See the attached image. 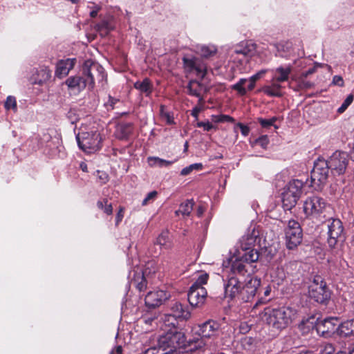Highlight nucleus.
I'll list each match as a JSON object with an SVG mask.
<instances>
[{"label": "nucleus", "mask_w": 354, "mask_h": 354, "mask_svg": "<svg viewBox=\"0 0 354 354\" xmlns=\"http://www.w3.org/2000/svg\"><path fill=\"white\" fill-rule=\"evenodd\" d=\"M183 62L187 73H195L201 80L205 78L207 66L201 58L187 54L183 56Z\"/></svg>", "instance_id": "10"}, {"label": "nucleus", "mask_w": 354, "mask_h": 354, "mask_svg": "<svg viewBox=\"0 0 354 354\" xmlns=\"http://www.w3.org/2000/svg\"><path fill=\"white\" fill-rule=\"evenodd\" d=\"M316 71V67H312L308 69L306 71H304L301 73L299 77H301V79H306L308 75H312L315 73Z\"/></svg>", "instance_id": "50"}, {"label": "nucleus", "mask_w": 354, "mask_h": 354, "mask_svg": "<svg viewBox=\"0 0 354 354\" xmlns=\"http://www.w3.org/2000/svg\"><path fill=\"white\" fill-rule=\"evenodd\" d=\"M147 162L150 167H167L174 163V161H169L160 158L156 156H149L147 158Z\"/></svg>", "instance_id": "29"}, {"label": "nucleus", "mask_w": 354, "mask_h": 354, "mask_svg": "<svg viewBox=\"0 0 354 354\" xmlns=\"http://www.w3.org/2000/svg\"><path fill=\"white\" fill-rule=\"evenodd\" d=\"M213 120L216 122H233L234 119L227 115H212Z\"/></svg>", "instance_id": "44"}, {"label": "nucleus", "mask_w": 354, "mask_h": 354, "mask_svg": "<svg viewBox=\"0 0 354 354\" xmlns=\"http://www.w3.org/2000/svg\"><path fill=\"white\" fill-rule=\"evenodd\" d=\"M39 74L42 75L44 81H47L51 77V71L48 68L41 69L39 72Z\"/></svg>", "instance_id": "48"}, {"label": "nucleus", "mask_w": 354, "mask_h": 354, "mask_svg": "<svg viewBox=\"0 0 354 354\" xmlns=\"http://www.w3.org/2000/svg\"><path fill=\"white\" fill-rule=\"evenodd\" d=\"M170 293L167 291L158 290L148 292L145 301L149 308H155L162 305L170 297Z\"/></svg>", "instance_id": "15"}, {"label": "nucleus", "mask_w": 354, "mask_h": 354, "mask_svg": "<svg viewBox=\"0 0 354 354\" xmlns=\"http://www.w3.org/2000/svg\"><path fill=\"white\" fill-rule=\"evenodd\" d=\"M292 72V66H279L273 71V80L277 82H283L288 80Z\"/></svg>", "instance_id": "23"}, {"label": "nucleus", "mask_w": 354, "mask_h": 354, "mask_svg": "<svg viewBox=\"0 0 354 354\" xmlns=\"http://www.w3.org/2000/svg\"><path fill=\"white\" fill-rule=\"evenodd\" d=\"M166 106L165 105H160V117L162 120L165 121L168 125L175 124L174 113L171 111H166Z\"/></svg>", "instance_id": "30"}, {"label": "nucleus", "mask_w": 354, "mask_h": 354, "mask_svg": "<svg viewBox=\"0 0 354 354\" xmlns=\"http://www.w3.org/2000/svg\"><path fill=\"white\" fill-rule=\"evenodd\" d=\"M286 244L289 250L296 248L302 241L303 230L299 223L290 220L284 230Z\"/></svg>", "instance_id": "9"}, {"label": "nucleus", "mask_w": 354, "mask_h": 354, "mask_svg": "<svg viewBox=\"0 0 354 354\" xmlns=\"http://www.w3.org/2000/svg\"><path fill=\"white\" fill-rule=\"evenodd\" d=\"M147 270L143 272L142 270L138 269L134 271L133 277L131 279V284L134 285L139 291H143L147 288V281L145 274Z\"/></svg>", "instance_id": "22"}, {"label": "nucleus", "mask_w": 354, "mask_h": 354, "mask_svg": "<svg viewBox=\"0 0 354 354\" xmlns=\"http://www.w3.org/2000/svg\"><path fill=\"white\" fill-rule=\"evenodd\" d=\"M247 82V79L241 78L237 83L232 86V88L236 91L240 95L243 96L247 93V89L243 86Z\"/></svg>", "instance_id": "35"}, {"label": "nucleus", "mask_w": 354, "mask_h": 354, "mask_svg": "<svg viewBox=\"0 0 354 354\" xmlns=\"http://www.w3.org/2000/svg\"><path fill=\"white\" fill-rule=\"evenodd\" d=\"M270 292H271V289L269 286H268L263 292L264 297H261L256 302L254 308H257V306H259L261 304H266L267 301H268L270 300V299H267L266 297L270 295Z\"/></svg>", "instance_id": "41"}, {"label": "nucleus", "mask_w": 354, "mask_h": 354, "mask_svg": "<svg viewBox=\"0 0 354 354\" xmlns=\"http://www.w3.org/2000/svg\"><path fill=\"white\" fill-rule=\"evenodd\" d=\"M266 73V70H261L254 75V77H257V79L259 80L265 73Z\"/></svg>", "instance_id": "64"}, {"label": "nucleus", "mask_w": 354, "mask_h": 354, "mask_svg": "<svg viewBox=\"0 0 354 354\" xmlns=\"http://www.w3.org/2000/svg\"><path fill=\"white\" fill-rule=\"evenodd\" d=\"M354 97L352 94H350L347 96V97L344 100L342 105L338 108L337 112L339 113H344L348 106L353 102Z\"/></svg>", "instance_id": "39"}, {"label": "nucleus", "mask_w": 354, "mask_h": 354, "mask_svg": "<svg viewBox=\"0 0 354 354\" xmlns=\"http://www.w3.org/2000/svg\"><path fill=\"white\" fill-rule=\"evenodd\" d=\"M196 126L198 127H203L205 131H209L214 128V126L212 124H211L209 122H198L196 124Z\"/></svg>", "instance_id": "47"}, {"label": "nucleus", "mask_w": 354, "mask_h": 354, "mask_svg": "<svg viewBox=\"0 0 354 354\" xmlns=\"http://www.w3.org/2000/svg\"><path fill=\"white\" fill-rule=\"evenodd\" d=\"M187 89L189 95L195 97H199L203 93L208 92L207 86L197 80H191L187 86Z\"/></svg>", "instance_id": "21"}, {"label": "nucleus", "mask_w": 354, "mask_h": 354, "mask_svg": "<svg viewBox=\"0 0 354 354\" xmlns=\"http://www.w3.org/2000/svg\"><path fill=\"white\" fill-rule=\"evenodd\" d=\"M79 147L84 151L91 153L102 147V137L97 130L82 131L76 136Z\"/></svg>", "instance_id": "7"}, {"label": "nucleus", "mask_w": 354, "mask_h": 354, "mask_svg": "<svg viewBox=\"0 0 354 354\" xmlns=\"http://www.w3.org/2000/svg\"><path fill=\"white\" fill-rule=\"evenodd\" d=\"M342 232H334L328 233L327 243L330 248H334L336 246L339 239L342 236Z\"/></svg>", "instance_id": "34"}, {"label": "nucleus", "mask_w": 354, "mask_h": 354, "mask_svg": "<svg viewBox=\"0 0 354 354\" xmlns=\"http://www.w3.org/2000/svg\"><path fill=\"white\" fill-rule=\"evenodd\" d=\"M5 108L6 109H12L15 111H17V102L16 99L13 96H8L5 102Z\"/></svg>", "instance_id": "42"}, {"label": "nucleus", "mask_w": 354, "mask_h": 354, "mask_svg": "<svg viewBox=\"0 0 354 354\" xmlns=\"http://www.w3.org/2000/svg\"><path fill=\"white\" fill-rule=\"evenodd\" d=\"M104 208L103 209V211L104 213H106L107 215H111L113 213V207L111 203H108V199L104 198Z\"/></svg>", "instance_id": "49"}, {"label": "nucleus", "mask_w": 354, "mask_h": 354, "mask_svg": "<svg viewBox=\"0 0 354 354\" xmlns=\"http://www.w3.org/2000/svg\"><path fill=\"white\" fill-rule=\"evenodd\" d=\"M201 52L203 57H209L216 53V49L214 46H202Z\"/></svg>", "instance_id": "40"}, {"label": "nucleus", "mask_w": 354, "mask_h": 354, "mask_svg": "<svg viewBox=\"0 0 354 354\" xmlns=\"http://www.w3.org/2000/svg\"><path fill=\"white\" fill-rule=\"evenodd\" d=\"M219 329V324L212 320H208L199 326L198 335L205 338L216 336Z\"/></svg>", "instance_id": "19"}, {"label": "nucleus", "mask_w": 354, "mask_h": 354, "mask_svg": "<svg viewBox=\"0 0 354 354\" xmlns=\"http://www.w3.org/2000/svg\"><path fill=\"white\" fill-rule=\"evenodd\" d=\"M82 71V75L71 76L66 80L65 83L71 90L80 92L86 86L92 89L96 81L102 82L106 77L104 68L90 59L84 62Z\"/></svg>", "instance_id": "2"}, {"label": "nucleus", "mask_w": 354, "mask_h": 354, "mask_svg": "<svg viewBox=\"0 0 354 354\" xmlns=\"http://www.w3.org/2000/svg\"><path fill=\"white\" fill-rule=\"evenodd\" d=\"M100 10V7L98 6H96L95 7V9L92 10L91 12H90V16L92 18H95L97 15V12Z\"/></svg>", "instance_id": "62"}, {"label": "nucleus", "mask_w": 354, "mask_h": 354, "mask_svg": "<svg viewBox=\"0 0 354 354\" xmlns=\"http://www.w3.org/2000/svg\"><path fill=\"white\" fill-rule=\"evenodd\" d=\"M158 195V192L156 191H152L147 194V196L144 198V200L142 202V205L143 206L147 205L149 204L151 201H153L155 200Z\"/></svg>", "instance_id": "45"}, {"label": "nucleus", "mask_w": 354, "mask_h": 354, "mask_svg": "<svg viewBox=\"0 0 354 354\" xmlns=\"http://www.w3.org/2000/svg\"><path fill=\"white\" fill-rule=\"evenodd\" d=\"M95 29L100 34V35L104 37L112 30V26L108 21H102L95 26Z\"/></svg>", "instance_id": "32"}, {"label": "nucleus", "mask_w": 354, "mask_h": 354, "mask_svg": "<svg viewBox=\"0 0 354 354\" xmlns=\"http://www.w3.org/2000/svg\"><path fill=\"white\" fill-rule=\"evenodd\" d=\"M80 168L84 171V172H88V167L87 165L84 162H81L80 164Z\"/></svg>", "instance_id": "63"}, {"label": "nucleus", "mask_w": 354, "mask_h": 354, "mask_svg": "<svg viewBox=\"0 0 354 354\" xmlns=\"http://www.w3.org/2000/svg\"><path fill=\"white\" fill-rule=\"evenodd\" d=\"M257 51V44L252 41H241L231 50V57L235 59V55H242L248 61L254 56Z\"/></svg>", "instance_id": "13"}, {"label": "nucleus", "mask_w": 354, "mask_h": 354, "mask_svg": "<svg viewBox=\"0 0 354 354\" xmlns=\"http://www.w3.org/2000/svg\"><path fill=\"white\" fill-rule=\"evenodd\" d=\"M309 296L317 303L325 304L330 298V291L326 283L311 284L309 287Z\"/></svg>", "instance_id": "14"}, {"label": "nucleus", "mask_w": 354, "mask_h": 354, "mask_svg": "<svg viewBox=\"0 0 354 354\" xmlns=\"http://www.w3.org/2000/svg\"><path fill=\"white\" fill-rule=\"evenodd\" d=\"M192 171H193L192 170L190 166L189 165L188 167H186L181 170L180 175L184 176H187L190 174Z\"/></svg>", "instance_id": "58"}, {"label": "nucleus", "mask_w": 354, "mask_h": 354, "mask_svg": "<svg viewBox=\"0 0 354 354\" xmlns=\"http://www.w3.org/2000/svg\"><path fill=\"white\" fill-rule=\"evenodd\" d=\"M133 127L132 123L121 124L118 127L117 134L120 140L128 139L133 133Z\"/></svg>", "instance_id": "27"}, {"label": "nucleus", "mask_w": 354, "mask_h": 354, "mask_svg": "<svg viewBox=\"0 0 354 354\" xmlns=\"http://www.w3.org/2000/svg\"><path fill=\"white\" fill-rule=\"evenodd\" d=\"M201 106H196L192 110L191 115L194 117L196 120L198 119V116L199 113L203 110Z\"/></svg>", "instance_id": "56"}, {"label": "nucleus", "mask_w": 354, "mask_h": 354, "mask_svg": "<svg viewBox=\"0 0 354 354\" xmlns=\"http://www.w3.org/2000/svg\"><path fill=\"white\" fill-rule=\"evenodd\" d=\"M247 265L241 261H234L231 266V273L224 281L225 297L232 300L239 297L243 285L246 280Z\"/></svg>", "instance_id": "3"}, {"label": "nucleus", "mask_w": 354, "mask_h": 354, "mask_svg": "<svg viewBox=\"0 0 354 354\" xmlns=\"http://www.w3.org/2000/svg\"><path fill=\"white\" fill-rule=\"evenodd\" d=\"M207 295V292L205 288L191 286L187 294V299L192 306L200 307L204 304Z\"/></svg>", "instance_id": "17"}, {"label": "nucleus", "mask_w": 354, "mask_h": 354, "mask_svg": "<svg viewBox=\"0 0 354 354\" xmlns=\"http://www.w3.org/2000/svg\"><path fill=\"white\" fill-rule=\"evenodd\" d=\"M277 120L278 118L275 116L270 119H264L262 118H259L257 119L258 122L263 128H269L270 127L273 126L276 129L279 128V127L274 124Z\"/></svg>", "instance_id": "36"}, {"label": "nucleus", "mask_w": 354, "mask_h": 354, "mask_svg": "<svg viewBox=\"0 0 354 354\" xmlns=\"http://www.w3.org/2000/svg\"><path fill=\"white\" fill-rule=\"evenodd\" d=\"M281 85L278 83H273L271 86H264L262 91L271 97H280L281 96Z\"/></svg>", "instance_id": "31"}, {"label": "nucleus", "mask_w": 354, "mask_h": 354, "mask_svg": "<svg viewBox=\"0 0 354 354\" xmlns=\"http://www.w3.org/2000/svg\"><path fill=\"white\" fill-rule=\"evenodd\" d=\"M337 333L340 335L348 337L354 335V323L353 319L347 320L337 326Z\"/></svg>", "instance_id": "26"}, {"label": "nucleus", "mask_w": 354, "mask_h": 354, "mask_svg": "<svg viewBox=\"0 0 354 354\" xmlns=\"http://www.w3.org/2000/svg\"><path fill=\"white\" fill-rule=\"evenodd\" d=\"M246 276V280L243 285V288L238 299L242 300L244 302H249L256 295L261 285V280L257 277H252L248 271Z\"/></svg>", "instance_id": "12"}, {"label": "nucleus", "mask_w": 354, "mask_h": 354, "mask_svg": "<svg viewBox=\"0 0 354 354\" xmlns=\"http://www.w3.org/2000/svg\"><path fill=\"white\" fill-rule=\"evenodd\" d=\"M338 322L335 317L326 318L317 324V331L324 337H331L336 331L337 332Z\"/></svg>", "instance_id": "16"}, {"label": "nucleus", "mask_w": 354, "mask_h": 354, "mask_svg": "<svg viewBox=\"0 0 354 354\" xmlns=\"http://www.w3.org/2000/svg\"><path fill=\"white\" fill-rule=\"evenodd\" d=\"M237 126L240 128L241 132L243 136H247L250 133V128L242 123H238Z\"/></svg>", "instance_id": "51"}, {"label": "nucleus", "mask_w": 354, "mask_h": 354, "mask_svg": "<svg viewBox=\"0 0 354 354\" xmlns=\"http://www.w3.org/2000/svg\"><path fill=\"white\" fill-rule=\"evenodd\" d=\"M335 348L333 344H328L324 346L323 354H333Z\"/></svg>", "instance_id": "52"}, {"label": "nucleus", "mask_w": 354, "mask_h": 354, "mask_svg": "<svg viewBox=\"0 0 354 354\" xmlns=\"http://www.w3.org/2000/svg\"><path fill=\"white\" fill-rule=\"evenodd\" d=\"M348 163V154L342 151H335L328 160L319 158L311 171L310 184L315 190L322 189L327 183L329 171L333 176L343 174Z\"/></svg>", "instance_id": "1"}, {"label": "nucleus", "mask_w": 354, "mask_h": 354, "mask_svg": "<svg viewBox=\"0 0 354 354\" xmlns=\"http://www.w3.org/2000/svg\"><path fill=\"white\" fill-rule=\"evenodd\" d=\"M304 182L295 179L290 181L282 193V205L285 210H290L295 207L302 193Z\"/></svg>", "instance_id": "8"}, {"label": "nucleus", "mask_w": 354, "mask_h": 354, "mask_svg": "<svg viewBox=\"0 0 354 354\" xmlns=\"http://www.w3.org/2000/svg\"><path fill=\"white\" fill-rule=\"evenodd\" d=\"M198 98V104L196 106H201L202 109L204 108V104H205V99L203 97L202 94L200 95L199 97H197Z\"/></svg>", "instance_id": "61"}, {"label": "nucleus", "mask_w": 354, "mask_h": 354, "mask_svg": "<svg viewBox=\"0 0 354 354\" xmlns=\"http://www.w3.org/2000/svg\"><path fill=\"white\" fill-rule=\"evenodd\" d=\"M143 354H165V353H162L160 349V347L156 344L147 349H146Z\"/></svg>", "instance_id": "46"}, {"label": "nucleus", "mask_w": 354, "mask_h": 354, "mask_svg": "<svg viewBox=\"0 0 354 354\" xmlns=\"http://www.w3.org/2000/svg\"><path fill=\"white\" fill-rule=\"evenodd\" d=\"M134 88L146 97H149L153 91V84L149 78H145L142 81H137L134 83Z\"/></svg>", "instance_id": "24"}, {"label": "nucleus", "mask_w": 354, "mask_h": 354, "mask_svg": "<svg viewBox=\"0 0 354 354\" xmlns=\"http://www.w3.org/2000/svg\"><path fill=\"white\" fill-rule=\"evenodd\" d=\"M257 77H254V75L252 76H251L250 78H249V84L248 86V91H252L254 89V88L255 87V83L258 80L257 79Z\"/></svg>", "instance_id": "55"}, {"label": "nucleus", "mask_w": 354, "mask_h": 354, "mask_svg": "<svg viewBox=\"0 0 354 354\" xmlns=\"http://www.w3.org/2000/svg\"><path fill=\"white\" fill-rule=\"evenodd\" d=\"M185 342L184 334L175 329L160 335L157 340V344L162 353L175 354L178 348L185 345Z\"/></svg>", "instance_id": "6"}, {"label": "nucleus", "mask_w": 354, "mask_h": 354, "mask_svg": "<svg viewBox=\"0 0 354 354\" xmlns=\"http://www.w3.org/2000/svg\"><path fill=\"white\" fill-rule=\"evenodd\" d=\"M119 102V100L115 97H111V95L109 96V100L107 102V105L111 107V109H113L114 106L115 104Z\"/></svg>", "instance_id": "57"}, {"label": "nucleus", "mask_w": 354, "mask_h": 354, "mask_svg": "<svg viewBox=\"0 0 354 354\" xmlns=\"http://www.w3.org/2000/svg\"><path fill=\"white\" fill-rule=\"evenodd\" d=\"M295 310L290 307H281L278 308H265L261 315L262 320L268 325L277 330H282L295 319Z\"/></svg>", "instance_id": "4"}, {"label": "nucleus", "mask_w": 354, "mask_h": 354, "mask_svg": "<svg viewBox=\"0 0 354 354\" xmlns=\"http://www.w3.org/2000/svg\"><path fill=\"white\" fill-rule=\"evenodd\" d=\"M326 207L325 200L319 196L308 197L304 203L303 212L306 217L317 218Z\"/></svg>", "instance_id": "11"}, {"label": "nucleus", "mask_w": 354, "mask_h": 354, "mask_svg": "<svg viewBox=\"0 0 354 354\" xmlns=\"http://www.w3.org/2000/svg\"><path fill=\"white\" fill-rule=\"evenodd\" d=\"M75 63L76 59L75 58L59 60L56 64L55 76L59 79L66 77L70 71L74 68Z\"/></svg>", "instance_id": "18"}, {"label": "nucleus", "mask_w": 354, "mask_h": 354, "mask_svg": "<svg viewBox=\"0 0 354 354\" xmlns=\"http://www.w3.org/2000/svg\"><path fill=\"white\" fill-rule=\"evenodd\" d=\"M171 313L169 317H174L181 320H187L191 315L187 306L183 305L180 302H175L171 307Z\"/></svg>", "instance_id": "20"}, {"label": "nucleus", "mask_w": 354, "mask_h": 354, "mask_svg": "<svg viewBox=\"0 0 354 354\" xmlns=\"http://www.w3.org/2000/svg\"><path fill=\"white\" fill-rule=\"evenodd\" d=\"M194 202L193 199L187 200L180 205L179 209L175 212L176 215L181 214L184 216H189L193 209Z\"/></svg>", "instance_id": "28"}, {"label": "nucleus", "mask_w": 354, "mask_h": 354, "mask_svg": "<svg viewBox=\"0 0 354 354\" xmlns=\"http://www.w3.org/2000/svg\"><path fill=\"white\" fill-rule=\"evenodd\" d=\"M204 338L202 336L201 337H194L189 341V345H193L194 349H201L206 346V343L204 341Z\"/></svg>", "instance_id": "37"}, {"label": "nucleus", "mask_w": 354, "mask_h": 354, "mask_svg": "<svg viewBox=\"0 0 354 354\" xmlns=\"http://www.w3.org/2000/svg\"><path fill=\"white\" fill-rule=\"evenodd\" d=\"M189 166L192 171H194V170L200 171L203 167V165L202 163H194V164L190 165Z\"/></svg>", "instance_id": "59"}, {"label": "nucleus", "mask_w": 354, "mask_h": 354, "mask_svg": "<svg viewBox=\"0 0 354 354\" xmlns=\"http://www.w3.org/2000/svg\"><path fill=\"white\" fill-rule=\"evenodd\" d=\"M154 243L159 245L160 248L165 250H169L173 247V243L167 230L162 231L157 237Z\"/></svg>", "instance_id": "25"}, {"label": "nucleus", "mask_w": 354, "mask_h": 354, "mask_svg": "<svg viewBox=\"0 0 354 354\" xmlns=\"http://www.w3.org/2000/svg\"><path fill=\"white\" fill-rule=\"evenodd\" d=\"M328 233L334 232H343V225L339 219H330L328 221Z\"/></svg>", "instance_id": "33"}, {"label": "nucleus", "mask_w": 354, "mask_h": 354, "mask_svg": "<svg viewBox=\"0 0 354 354\" xmlns=\"http://www.w3.org/2000/svg\"><path fill=\"white\" fill-rule=\"evenodd\" d=\"M299 84L305 88H310L313 86V84L309 81H306V79H301L299 77Z\"/></svg>", "instance_id": "54"}, {"label": "nucleus", "mask_w": 354, "mask_h": 354, "mask_svg": "<svg viewBox=\"0 0 354 354\" xmlns=\"http://www.w3.org/2000/svg\"><path fill=\"white\" fill-rule=\"evenodd\" d=\"M259 232L253 229L249 230L244 234L239 241V246L236 250V257L235 261H241L243 263H251L258 261L259 253L257 249H254Z\"/></svg>", "instance_id": "5"}, {"label": "nucleus", "mask_w": 354, "mask_h": 354, "mask_svg": "<svg viewBox=\"0 0 354 354\" xmlns=\"http://www.w3.org/2000/svg\"><path fill=\"white\" fill-rule=\"evenodd\" d=\"M333 84L334 85L342 86L344 85L343 78L339 75H335L333 79Z\"/></svg>", "instance_id": "53"}, {"label": "nucleus", "mask_w": 354, "mask_h": 354, "mask_svg": "<svg viewBox=\"0 0 354 354\" xmlns=\"http://www.w3.org/2000/svg\"><path fill=\"white\" fill-rule=\"evenodd\" d=\"M209 279V274L203 272L199 274L196 281L192 285L195 288H204L203 286L206 284Z\"/></svg>", "instance_id": "38"}, {"label": "nucleus", "mask_w": 354, "mask_h": 354, "mask_svg": "<svg viewBox=\"0 0 354 354\" xmlns=\"http://www.w3.org/2000/svg\"><path fill=\"white\" fill-rule=\"evenodd\" d=\"M322 283H326L324 280L323 279L319 277V276H316L315 278H314V280H313V282L312 284H317V285H319V284H322Z\"/></svg>", "instance_id": "60"}, {"label": "nucleus", "mask_w": 354, "mask_h": 354, "mask_svg": "<svg viewBox=\"0 0 354 354\" xmlns=\"http://www.w3.org/2000/svg\"><path fill=\"white\" fill-rule=\"evenodd\" d=\"M254 143L261 146L263 149H267L269 144V138L266 135H263L255 140Z\"/></svg>", "instance_id": "43"}]
</instances>
